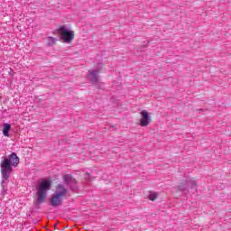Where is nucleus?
<instances>
[{"label": "nucleus", "instance_id": "2", "mask_svg": "<svg viewBox=\"0 0 231 231\" xmlns=\"http://www.w3.org/2000/svg\"><path fill=\"white\" fill-rule=\"evenodd\" d=\"M51 189V181L48 180H43L38 185V190L36 191L37 201L38 203L42 204L46 201V198H48V191Z\"/></svg>", "mask_w": 231, "mask_h": 231}, {"label": "nucleus", "instance_id": "5", "mask_svg": "<svg viewBox=\"0 0 231 231\" xmlns=\"http://www.w3.org/2000/svg\"><path fill=\"white\" fill-rule=\"evenodd\" d=\"M150 122H151V116H149V112H147V110H143L141 112V121H140L141 127H147Z\"/></svg>", "mask_w": 231, "mask_h": 231}, {"label": "nucleus", "instance_id": "6", "mask_svg": "<svg viewBox=\"0 0 231 231\" xmlns=\"http://www.w3.org/2000/svg\"><path fill=\"white\" fill-rule=\"evenodd\" d=\"M62 198L63 197H60L53 193L50 199V205H51V207L54 208L60 207V205H62Z\"/></svg>", "mask_w": 231, "mask_h": 231}, {"label": "nucleus", "instance_id": "7", "mask_svg": "<svg viewBox=\"0 0 231 231\" xmlns=\"http://www.w3.org/2000/svg\"><path fill=\"white\" fill-rule=\"evenodd\" d=\"M10 129H12V125L10 124H4L3 134L4 136H10Z\"/></svg>", "mask_w": 231, "mask_h": 231}, {"label": "nucleus", "instance_id": "3", "mask_svg": "<svg viewBox=\"0 0 231 231\" xmlns=\"http://www.w3.org/2000/svg\"><path fill=\"white\" fill-rule=\"evenodd\" d=\"M54 189V194H56V196L67 198L69 190L64 184H57Z\"/></svg>", "mask_w": 231, "mask_h": 231}, {"label": "nucleus", "instance_id": "8", "mask_svg": "<svg viewBox=\"0 0 231 231\" xmlns=\"http://www.w3.org/2000/svg\"><path fill=\"white\" fill-rule=\"evenodd\" d=\"M158 193L154 192V191H150L149 196H148V199L150 201H156V199H158Z\"/></svg>", "mask_w": 231, "mask_h": 231}, {"label": "nucleus", "instance_id": "4", "mask_svg": "<svg viewBox=\"0 0 231 231\" xmlns=\"http://www.w3.org/2000/svg\"><path fill=\"white\" fill-rule=\"evenodd\" d=\"M60 37L65 42H69L70 41H73V37H75V34L64 28L60 29Z\"/></svg>", "mask_w": 231, "mask_h": 231}, {"label": "nucleus", "instance_id": "1", "mask_svg": "<svg viewBox=\"0 0 231 231\" xmlns=\"http://www.w3.org/2000/svg\"><path fill=\"white\" fill-rule=\"evenodd\" d=\"M19 158L17 153L13 152L8 157H5L1 163V173L4 180H8L10 174H12V167H17L19 165Z\"/></svg>", "mask_w": 231, "mask_h": 231}, {"label": "nucleus", "instance_id": "12", "mask_svg": "<svg viewBox=\"0 0 231 231\" xmlns=\"http://www.w3.org/2000/svg\"><path fill=\"white\" fill-rule=\"evenodd\" d=\"M54 230H57V224L54 225Z\"/></svg>", "mask_w": 231, "mask_h": 231}, {"label": "nucleus", "instance_id": "11", "mask_svg": "<svg viewBox=\"0 0 231 231\" xmlns=\"http://www.w3.org/2000/svg\"><path fill=\"white\" fill-rule=\"evenodd\" d=\"M90 75H91V77H92V80H93L94 82H97V73H96L95 71H91V72H90Z\"/></svg>", "mask_w": 231, "mask_h": 231}, {"label": "nucleus", "instance_id": "9", "mask_svg": "<svg viewBox=\"0 0 231 231\" xmlns=\"http://www.w3.org/2000/svg\"><path fill=\"white\" fill-rule=\"evenodd\" d=\"M55 42H57V39H55L53 37H48L47 38L48 46H53V44H55Z\"/></svg>", "mask_w": 231, "mask_h": 231}, {"label": "nucleus", "instance_id": "10", "mask_svg": "<svg viewBox=\"0 0 231 231\" xmlns=\"http://www.w3.org/2000/svg\"><path fill=\"white\" fill-rule=\"evenodd\" d=\"M63 181H65V183L67 185H69V181H71V175L69 174H66L63 176Z\"/></svg>", "mask_w": 231, "mask_h": 231}]
</instances>
